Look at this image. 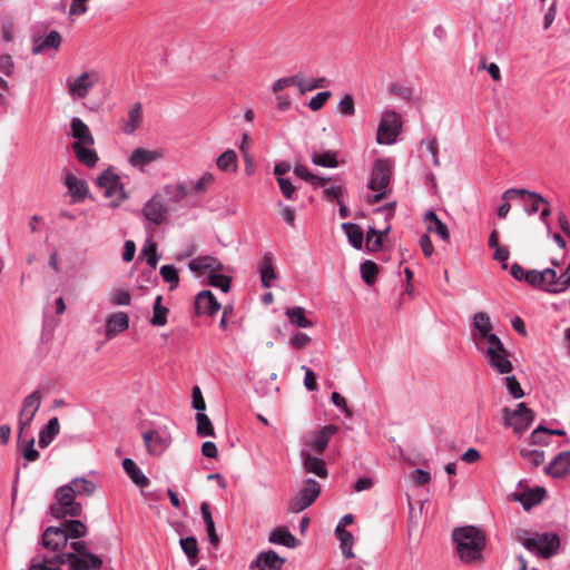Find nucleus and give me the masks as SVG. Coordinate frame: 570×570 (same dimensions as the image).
<instances>
[{"label": "nucleus", "instance_id": "20", "mask_svg": "<svg viewBox=\"0 0 570 570\" xmlns=\"http://www.w3.org/2000/svg\"><path fill=\"white\" fill-rule=\"evenodd\" d=\"M61 42H62V37L56 30L50 31L47 36L35 35L32 37L31 51L33 55H39L48 49L58 50Z\"/></svg>", "mask_w": 570, "mask_h": 570}, {"label": "nucleus", "instance_id": "29", "mask_svg": "<svg viewBox=\"0 0 570 570\" xmlns=\"http://www.w3.org/2000/svg\"><path fill=\"white\" fill-rule=\"evenodd\" d=\"M215 183V175L210 171L203 173L198 178L187 183L189 197L205 195Z\"/></svg>", "mask_w": 570, "mask_h": 570}, {"label": "nucleus", "instance_id": "49", "mask_svg": "<svg viewBox=\"0 0 570 570\" xmlns=\"http://www.w3.org/2000/svg\"><path fill=\"white\" fill-rule=\"evenodd\" d=\"M520 455L528 462V464L534 468L541 465L546 459L543 451L525 446L520 449Z\"/></svg>", "mask_w": 570, "mask_h": 570}, {"label": "nucleus", "instance_id": "21", "mask_svg": "<svg viewBox=\"0 0 570 570\" xmlns=\"http://www.w3.org/2000/svg\"><path fill=\"white\" fill-rule=\"evenodd\" d=\"M285 560L281 558L275 551L269 550L261 552L252 562L250 568L257 570H282Z\"/></svg>", "mask_w": 570, "mask_h": 570}, {"label": "nucleus", "instance_id": "12", "mask_svg": "<svg viewBox=\"0 0 570 570\" xmlns=\"http://www.w3.org/2000/svg\"><path fill=\"white\" fill-rule=\"evenodd\" d=\"M43 399V392L37 389L26 395L21 402V407L18 413V439L30 428L37 412L39 411Z\"/></svg>", "mask_w": 570, "mask_h": 570}, {"label": "nucleus", "instance_id": "52", "mask_svg": "<svg viewBox=\"0 0 570 570\" xmlns=\"http://www.w3.org/2000/svg\"><path fill=\"white\" fill-rule=\"evenodd\" d=\"M196 422H197V434L200 438L206 436H214V426L212 424V421L205 413H197L196 414Z\"/></svg>", "mask_w": 570, "mask_h": 570}, {"label": "nucleus", "instance_id": "50", "mask_svg": "<svg viewBox=\"0 0 570 570\" xmlns=\"http://www.w3.org/2000/svg\"><path fill=\"white\" fill-rule=\"evenodd\" d=\"M67 487H72V490L75 492V495H90L95 491V484L82 478H76L70 483L67 484Z\"/></svg>", "mask_w": 570, "mask_h": 570}, {"label": "nucleus", "instance_id": "5", "mask_svg": "<svg viewBox=\"0 0 570 570\" xmlns=\"http://www.w3.org/2000/svg\"><path fill=\"white\" fill-rule=\"evenodd\" d=\"M517 540L529 552L546 559L554 556L560 547V538L556 533L529 534L527 531H520Z\"/></svg>", "mask_w": 570, "mask_h": 570}, {"label": "nucleus", "instance_id": "55", "mask_svg": "<svg viewBox=\"0 0 570 570\" xmlns=\"http://www.w3.org/2000/svg\"><path fill=\"white\" fill-rule=\"evenodd\" d=\"M20 440H21V438L19 439V441ZM19 448H20L21 454L26 461L33 462V461L38 460L39 452L35 449V439L33 438L26 440L24 443L19 442Z\"/></svg>", "mask_w": 570, "mask_h": 570}, {"label": "nucleus", "instance_id": "62", "mask_svg": "<svg viewBox=\"0 0 570 570\" xmlns=\"http://www.w3.org/2000/svg\"><path fill=\"white\" fill-rule=\"evenodd\" d=\"M277 184L279 189L285 198L289 200H294L297 197L296 187L292 184V181L287 178L277 179Z\"/></svg>", "mask_w": 570, "mask_h": 570}, {"label": "nucleus", "instance_id": "13", "mask_svg": "<svg viewBox=\"0 0 570 570\" xmlns=\"http://www.w3.org/2000/svg\"><path fill=\"white\" fill-rule=\"evenodd\" d=\"M534 412L525 403H519L514 410L504 409L503 419L507 426L521 435L534 421Z\"/></svg>", "mask_w": 570, "mask_h": 570}, {"label": "nucleus", "instance_id": "25", "mask_svg": "<svg viewBox=\"0 0 570 570\" xmlns=\"http://www.w3.org/2000/svg\"><path fill=\"white\" fill-rule=\"evenodd\" d=\"M547 474L562 478L570 472V451L559 453L546 468Z\"/></svg>", "mask_w": 570, "mask_h": 570}, {"label": "nucleus", "instance_id": "56", "mask_svg": "<svg viewBox=\"0 0 570 570\" xmlns=\"http://www.w3.org/2000/svg\"><path fill=\"white\" fill-rule=\"evenodd\" d=\"M110 303L115 306H128L131 303L130 292L126 288H117L110 294Z\"/></svg>", "mask_w": 570, "mask_h": 570}, {"label": "nucleus", "instance_id": "33", "mask_svg": "<svg viewBox=\"0 0 570 570\" xmlns=\"http://www.w3.org/2000/svg\"><path fill=\"white\" fill-rule=\"evenodd\" d=\"M259 275L262 286L264 288H269L272 286L273 281L277 278V274L275 272L274 266V255L271 253L264 254L262 258V264L259 267Z\"/></svg>", "mask_w": 570, "mask_h": 570}, {"label": "nucleus", "instance_id": "36", "mask_svg": "<svg viewBox=\"0 0 570 570\" xmlns=\"http://www.w3.org/2000/svg\"><path fill=\"white\" fill-rule=\"evenodd\" d=\"M60 432L58 417H51L45 428L39 432V446L47 448Z\"/></svg>", "mask_w": 570, "mask_h": 570}, {"label": "nucleus", "instance_id": "59", "mask_svg": "<svg viewBox=\"0 0 570 570\" xmlns=\"http://www.w3.org/2000/svg\"><path fill=\"white\" fill-rule=\"evenodd\" d=\"M530 442L533 445H549L548 429L539 425L530 435Z\"/></svg>", "mask_w": 570, "mask_h": 570}, {"label": "nucleus", "instance_id": "54", "mask_svg": "<svg viewBox=\"0 0 570 570\" xmlns=\"http://www.w3.org/2000/svg\"><path fill=\"white\" fill-rule=\"evenodd\" d=\"M164 282L169 284V289H175L179 284L178 271L174 265H164L159 271Z\"/></svg>", "mask_w": 570, "mask_h": 570}, {"label": "nucleus", "instance_id": "24", "mask_svg": "<svg viewBox=\"0 0 570 570\" xmlns=\"http://www.w3.org/2000/svg\"><path fill=\"white\" fill-rule=\"evenodd\" d=\"M70 135L75 139L73 144L94 145L95 138L89 127L78 117L70 120Z\"/></svg>", "mask_w": 570, "mask_h": 570}, {"label": "nucleus", "instance_id": "35", "mask_svg": "<svg viewBox=\"0 0 570 570\" xmlns=\"http://www.w3.org/2000/svg\"><path fill=\"white\" fill-rule=\"evenodd\" d=\"M142 121V107L139 102L134 104L127 115V119L122 124V131L130 135L139 128Z\"/></svg>", "mask_w": 570, "mask_h": 570}, {"label": "nucleus", "instance_id": "32", "mask_svg": "<svg viewBox=\"0 0 570 570\" xmlns=\"http://www.w3.org/2000/svg\"><path fill=\"white\" fill-rule=\"evenodd\" d=\"M424 223L429 233H434L444 242L450 239L449 228L443 222L439 219L434 210H429L425 213Z\"/></svg>", "mask_w": 570, "mask_h": 570}, {"label": "nucleus", "instance_id": "48", "mask_svg": "<svg viewBox=\"0 0 570 570\" xmlns=\"http://www.w3.org/2000/svg\"><path fill=\"white\" fill-rule=\"evenodd\" d=\"M390 230L387 225L383 230H376L374 227H370L366 237V247L370 252H376L382 247V236Z\"/></svg>", "mask_w": 570, "mask_h": 570}, {"label": "nucleus", "instance_id": "57", "mask_svg": "<svg viewBox=\"0 0 570 570\" xmlns=\"http://www.w3.org/2000/svg\"><path fill=\"white\" fill-rule=\"evenodd\" d=\"M208 283L224 293H227L230 288V278L217 272L208 274Z\"/></svg>", "mask_w": 570, "mask_h": 570}, {"label": "nucleus", "instance_id": "42", "mask_svg": "<svg viewBox=\"0 0 570 570\" xmlns=\"http://www.w3.org/2000/svg\"><path fill=\"white\" fill-rule=\"evenodd\" d=\"M269 541L287 548H295L297 540L286 528H276L269 534Z\"/></svg>", "mask_w": 570, "mask_h": 570}, {"label": "nucleus", "instance_id": "9", "mask_svg": "<svg viewBox=\"0 0 570 570\" xmlns=\"http://www.w3.org/2000/svg\"><path fill=\"white\" fill-rule=\"evenodd\" d=\"M402 117L393 109L382 111L376 130V142L379 145H393L402 131Z\"/></svg>", "mask_w": 570, "mask_h": 570}, {"label": "nucleus", "instance_id": "41", "mask_svg": "<svg viewBox=\"0 0 570 570\" xmlns=\"http://www.w3.org/2000/svg\"><path fill=\"white\" fill-rule=\"evenodd\" d=\"M200 513H202L203 520L206 524L208 541L214 547H217L219 543V537L216 532L215 522L213 520L212 513H210L208 504L206 502H203L200 504Z\"/></svg>", "mask_w": 570, "mask_h": 570}, {"label": "nucleus", "instance_id": "27", "mask_svg": "<svg viewBox=\"0 0 570 570\" xmlns=\"http://www.w3.org/2000/svg\"><path fill=\"white\" fill-rule=\"evenodd\" d=\"M336 432L337 426L335 425H326L321 430L313 432L312 441L309 443L312 450H314L316 453H322L326 449L332 435H334Z\"/></svg>", "mask_w": 570, "mask_h": 570}, {"label": "nucleus", "instance_id": "38", "mask_svg": "<svg viewBox=\"0 0 570 570\" xmlns=\"http://www.w3.org/2000/svg\"><path fill=\"white\" fill-rule=\"evenodd\" d=\"M289 323L299 328H309L313 326V322L305 315V308L301 306L291 307L285 311Z\"/></svg>", "mask_w": 570, "mask_h": 570}, {"label": "nucleus", "instance_id": "6", "mask_svg": "<svg viewBox=\"0 0 570 570\" xmlns=\"http://www.w3.org/2000/svg\"><path fill=\"white\" fill-rule=\"evenodd\" d=\"M101 73L97 69H86L79 75L69 76L66 79L65 88L72 101L86 99L90 92L100 83Z\"/></svg>", "mask_w": 570, "mask_h": 570}, {"label": "nucleus", "instance_id": "1", "mask_svg": "<svg viewBox=\"0 0 570 570\" xmlns=\"http://www.w3.org/2000/svg\"><path fill=\"white\" fill-rule=\"evenodd\" d=\"M471 341L484 361L498 374H509L513 370L510 352L500 337L493 333V325L485 312L472 317Z\"/></svg>", "mask_w": 570, "mask_h": 570}, {"label": "nucleus", "instance_id": "37", "mask_svg": "<svg viewBox=\"0 0 570 570\" xmlns=\"http://www.w3.org/2000/svg\"><path fill=\"white\" fill-rule=\"evenodd\" d=\"M122 468L136 485L147 487L149 484L148 478L142 473L134 460L128 458L125 459L122 461Z\"/></svg>", "mask_w": 570, "mask_h": 570}, {"label": "nucleus", "instance_id": "23", "mask_svg": "<svg viewBox=\"0 0 570 570\" xmlns=\"http://www.w3.org/2000/svg\"><path fill=\"white\" fill-rule=\"evenodd\" d=\"M220 307V304L210 291H202L196 296L195 308L198 314L214 315Z\"/></svg>", "mask_w": 570, "mask_h": 570}, {"label": "nucleus", "instance_id": "8", "mask_svg": "<svg viewBox=\"0 0 570 570\" xmlns=\"http://www.w3.org/2000/svg\"><path fill=\"white\" fill-rule=\"evenodd\" d=\"M82 507L76 501V495L72 487L67 484L57 489L55 494V502L50 505L51 515L57 519H65L67 517H79Z\"/></svg>", "mask_w": 570, "mask_h": 570}, {"label": "nucleus", "instance_id": "15", "mask_svg": "<svg viewBox=\"0 0 570 570\" xmlns=\"http://www.w3.org/2000/svg\"><path fill=\"white\" fill-rule=\"evenodd\" d=\"M503 197L507 199L520 197L523 202L524 212L529 216L539 213L546 203V198L542 195L523 188H509L503 193Z\"/></svg>", "mask_w": 570, "mask_h": 570}, {"label": "nucleus", "instance_id": "17", "mask_svg": "<svg viewBox=\"0 0 570 570\" xmlns=\"http://www.w3.org/2000/svg\"><path fill=\"white\" fill-rule=\"evenodd\" d=\"M142 217L155 224L160 225L167 217V208L159 194L154 195L141 209Z\"/></svg>", "mask_w": 570, "mask_h": 570}, {"label": "nucleus", "instance_id": "44", "mask_svg": "<svg viewBox=\"0 0 570 570\" xmlns=\"http://www.w3.org/2000/svg\"><path fill=\"white\" fill-rule=\"evenodd\" d=\"M311 160L314 165L326 168H336L338 166L336 154L331 150L325 153L312 151Z\"/></svg>", "mask_w": 570, "mask_h": 570}, {"label": "nucleus", "instance_id": "53", "mask_svg": "<svg viewBox=\"0 0 570 570\" xmlns=\"http://www.w3.org/2000/svg\"><path fill=\"white\" fill-rule=\"evenodd\" d=\"M377 273H379V267L374 262L365 261L364 263L361 264L362 279L367 285H373L375 283Z\"/></svg>", "mask_w": 570, "mask_h": 570}, {"label": "nucleus", "instance_id": "11", "mask_svg": "<svg viewBox=\"0 0 570 570\" xmlns=\"http://www.w3.org/2000/svg\"><path fill=\"white\" fill-rule=\"evenodd\" d=\"M321 494L320 483L311 478L303 481L296 494L288 502V512L299 513L312 505Z\"/></svg>", "mask_w": 570, "mask_h": 570}, {"label": "nucleus", "instance_id": "46", "mask_svg": "<svg viewBox=\"0 0 570 570\" xmlns=\"http://www.w3.org/2000/svg\"><path fill=\"white\" fill-rule=\"evenodd\" d=\"M179 544L184 553L187 556L189 564L195 566L197 563L198 544L195 537H186L179 540Z\"/></svg>", "mask_w": 570, "mask_h": 570}, {"label": "nucleus", "instance_id": "45", "mask_svg": "<svg viewBox=\"0 0 570 570\" xmlns=\"http://www.w3.org/2000/svg\"><path fill=\"white\" fill-rule=\"evenodd\" d=\"M163 296L158 295L153 305V317L150 323L154 326H164L167 323L168 308L161 305Z\"/></svg>", "mask_w": 570, "mask_h": 570}, {"label": "nucleus", "instance_id": "47", "mask_svg": "<svg viewBox=\"0 0 570 570\" xmlns=\"http://www.w3.org/2000/svg\"><path fill=\"white\" fill-rule=\"evenodd\" d=\"M337 539L340 541V548L342 550V553L345 558H353V546H354V538L351 532L346 531L345 529H336Z\"/></svg>", "mask_w": 570, "mask_h": 570}, {"label": "nucleus", "instance_id": "7", "mask_svg": "<svg viewBox=\"0 0 570 570\" xmlns=\"http://www.w3.org/2000/svg\"><path fill=\"white\" fill-rule=\"evenodd\" d=\"M391 175V166L387 160L377 159L374 161L368 181V188L374 194L368 196V203H379L389 195Z\"/></svg>", "mask_w": 570, "mask_h": 570}, {"label": "nucleus", "instance_id": "64", "mask_svg": "<svg viewBox=\"0 0 570 570\" xmlns=\"http://www.w3.org/2000/svg\"><path fill=\"white\" fill-rule=\"evenodd\" d=\"M331 95L332 94L330 91H321V92L316 94L308 101V104H307L308 108L312 109L313 111H317V110L322 109V107L325 105V102L330 99Z\"/></svg>", "mask_w": 570, "mask_h": 570}, {"label": "nucleus", "instance_id": "18", "mask_svg": "<svg viewBox=\"0 0 570 570\" xmlns=\"http://www.w3.org/2000/svg\"><path fill=\"white\" fill-rule=\"evenodd\" d=\"M68 543L66 530L60 527H49L42 533V546L52 552L62 551Z\"/></svg>", "mask_w": 570, "mask_h": 570}, {"label": "nucleus", "instance_id": "2", "mask_svg": "<svg viewBox=\"0 0 570 570\" xmlns=\"http://www.w3.org/2000/svg\"><path fill=\"white\" fill-rule=\"evenodd\" d=\"M456 552L464 563H472L482 557L485 547V535L476 527L466 525L453 531Z\"/></svg>", "mask_w": 570, "mask_h": 570}, {"label": "nucleus", "instance_id": "40", "mask_svg": "<svg viewBox=\"0 0 570 570\" xmlns=\"http://www.w3.org/2000/svg\"><path fill=\"white\" fill-rule=\"evenodd\" d=\"M216 165L224 173H236L238 168V157L233 149L225 150L217 159Z\"/></svg>", "mask_w": 570, "mask_h": 570}, {"label": "nucleus", "instance_id": "19", "mask_svg": "<svg viewBox=\"0 0 570 570\" xmlns=\"http://www.w3.org/2000/svg\"><path fill=\"white\" fill-rule=\"evenodd\" d=\"M129 327V316L126 312L119 311L109 314L105 321V336L111 340Z\"/></svg>", "mask_w": 570, "mask_h": 570}, {"label": "nucleus", "instance_id": "60", "mask_svg": "<svg viewBox=\"0 0 570 570\" xmlns=\"http://www.w3.org/2000/svg\"><path fill=\"white\" fill-rule=\"evenodd\" d=\"M504 384L508 390V392L514 397V399H521L524 395V392L517 380L514 375L507 376L504 379Z\"/></svg>", "mask_w": 570, "mask_h": 570}, {"label": "nucleus", "instance_id": "43", "mask_svg": "<svg viewBox=\"0 0 570 570\" xmlns=\"http://www.w3.org/2000/svg\"><path fill=\"white\" fill-rule=\"evenodd\" d=\"M342 228L344 229L350 244L356 249L362 248L364 239L362 228L353 223H344L342 224Z\"/></svg>", "mask_w": 570, "mask_h": 570}, {"label": "nucleus", "instance_id": "10", "mask_svg": "<svg viewBox=\"0 0 570 570\" xmlns=\"http://www.w3.org/2000/svg\"><path fill=\"white\" fill-rule=\"evenodd\" d=\"M96 184L104 190L105 197L110 199L112 206H119L128 197L119 175L111 168L104 170L96 178Z\"/></svg>", "mask_w": 570, "mask_h": 570}, {"label": "nucleus", "instance_id": "22", "mask_svg": "<svg viewBox=\"0 0 570 570\" xmlns=\"http://www.w3.org/2000/svg\"><path fill=\"white\" fill-rule=\"evenodd\" d=\"M299 458L306 473H313L318 478L327 476V469L325 466L324 460L312 455L309 450H302Z\"/></svg>", "mask_w": 570, "mask_h": 570}, {"label": "nucleus", "instance_id": "26", "mask_svg": "<svg viewBox=\"0 0 570 570\" xmlns=\"http://www.w3.org/2000/svg\"><path fill=\"white\" fill-rule=\"evenodd\" d=\"M188 267L200 275L223 271L222 263L212 256L196 257L189 262Z\"/></svg>", "mask_w": 570, "mask_h": 570}, {"label": "nucleus", "instance_id": "14", "mask_svg": "<svg viewBox=\"0 0 570 570\" xmlns=\"http://www.w3.org/2000/svg\"><path fill=\"white\" fill-rule=\"evenodd\" d=\"M147 452L153 456L163 455L171 444V434L165 426L148 430L141 434Z\"/></svg>", "mask_w": 570, "mask_h": 570}, {"label": "nucleus", "instance_id": "58", "mask_svg": "<svg viewBox=\"0 0 570 570\" xmlns=\"http://www.w3.org/2000/svg\"><path fill=\"white\" fill-rule=\"evenodd\" d=\"M337 111L343 116H353L355 114L354 99L350 94L344 95L338 104Z\"/></svg>", "mask_w": 570, "mask_h": 570}, {"label": "nucleus", "instance_id": "61", "mask_svg": "<svg viewBox=\"0 0 570 570\" xmlns=\"http://www.w3.org/2000/svg\"><path fill=\"white\" fill-rule=\"evenodd\" d=\"M422 145L425 146L426 150L430 153L432 157V163L434 166H440L439 159V145L435 137H428L422 140Z\"/></svg>", "mask_w": 570, "mask_h": 570}, {"label": "nucleus", "instance_id": "34", "mask_svg": "<svg viewBox=\"0 0 570 570\" xmlns=\"http://www.w3.org/2000/svg\"><path fill=\"white\" fill-rule=\"evenodd\" d=\"M94 145H79L72 144V150L77 159L85 166L91 168L95 167L99 160L97 151L92 147Z\"/></svg>", "mask_w": 570, "mask_h": 570}, {"label": "nucleus", "instance_id": "3", "mask_svg": "<svg viewBox=\"0 0 570 570\" xmlns=\"http://www.w3.org/2000/svg\"><path fill=\"white\" fill-rule=\"evenodd\" d=\"M525 282L551 294L563 293L570 286V261L564 272L558 276L556 269H531L525 274Z\"/></svg>", "mask_w": 570, "mask_h": 570}, {"label": "nucleus", "instance_id": "63", "mask_svg": "<svg viewBox=\"0 0 570 570\" xmlns=\"http://www.w3.org/2000/svg\"><path fill=\"white\" fill-rule=\"evenodd\" d=\"M293 86L296 87V75L277 79L272 86V91L273 94H279Z\"/></svg>", "mask_w": 570, "mask_h": 570}, {"label": "nucleus", "instance_id": "16", "mask_svg": "<svg viewBox=\"0 0 570 570\" xmlns=\"http://www.w3.org/2000/svg\"><path fill=\"white\" fill-rule=\"evenodd\" d=\"M165 157L163 149L135 148L128 156V163L132 168L144 171L146 166Z\"/></svg>", "mask_w": 570, "mask_h": 570}, {"label": "nucleus", "instance_id": "51", "mask_svg": "<svg viewBox=\"0 0 570 570\" xmlns=\"http://www.w3.org/2000/svg\"><path fill=\"white\" fill-rule=\"evenodd\" d=\"M66 530L67 537L79 539L86 535L87 527L79 520L66 521L62 527Z\"/></svg>", "mask_w": 570, "mask_h": 570}, {"label": "nucleus", "instance_id": "31", "mask_svg": "<svg viewBox=\"0 0 570 570\" xmlns=\"http://www.w3.org/2000/svg\"><path fill=\"white\" fill-rule=\"evenodd\" d=\"M546 495V489L535 487L527 489L515 494V500L519 501L525 510L531 509L535 504L540 503Z\"/></svg>", "mask_w": 570, "mask_h": 570}, {"label": "nucleus", "instance_id": "4", "mask_svg": "<svg viewBox=\"0 0 570 570\" xmlns=\"http://www.w3.org/2000/svg\"><path fill=\"white\" fill-rule=\"evenodd\" d=\"M71 548L72 552L59 553L52 558V561L58 564L69 563L71 570H89L101 567V559L88 551L86 542L73 541Z\"/></svg>", "mask_w": 570, "mask_h": 570}, {"label": "nucleus", "instance_id": "39", "mask_svg": "<svg viewBox=\"0 0 570 570\" xmlns=\"http://www.w3.org/2000/svg\"><path fill=\"white\" fill-rule=\"evenodd\" d=\"M326 79L324 77L321 78H305L302 73H296V88L298 89L301 95H304L308 91H313L315 89H320L325 87Z\"/></svg>", "mask_w": 570, "mask_h": 570}, {"label": "nucleus", "instance_id": "30", "mask_svg": "<svg viewBox=\"0 0 570 570\" xmlns=\"http://www.w3.org/2000/svg\"><path fill=\"white\" fill-rule=\"evenodd\" d=\"M163 193L169 204H178L189 197L188 185L186 181L165 185Z\"/></svg>", "mask_w": 570, "mask_h": 570}, {"label": "nucleus", "instance_id": "28", "mask_svg": "<svg viewBox=\"0 0 570 570\" xmlns=\"http://www.w3.org/2000/svg\"><path fill=\"white\" fill-rule=\"evenodd\" d=\"M65 185L68 188L72 199L75 202H81L88 195V186L87 183L76 177L72 174H67L65 176Z\"/></svg>", "mask_w": 570, "mask_h": 570}]
</instances>
